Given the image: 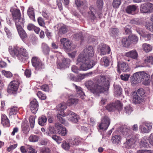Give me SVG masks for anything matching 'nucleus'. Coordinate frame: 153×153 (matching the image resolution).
I'll list each match as a JSON object with an SVG mask.
<instances>
[{"instance_id": "nucleus-1", "label": "nucleus", "mask_w": 153, "mask_h": 153, "mask_svg": "<svg viewBox=\"0 0 153 153\" xmlns=\"http://www.w3.org/2000/svg\"><path fill=\"white\" fill-rule=\"evenodd\" d=\"M94 50L91 46H88L79 55L76 64H80V70L86 71L93 68L95 65L94 61L90 59L94 54Z\"/></svg>"}, {"instance_id": "nucleus-2", "label": "nucleus", "mask_w": 153, "mask_h": 153, "mask_svg": "<svg viewBox=\"0 0 153 153\" xmlns=\"http://www.w3.org/2000/svg\"><path fill=\"white\" fill-rule=\"evenodd\" d=\"M97 84L91 80L87 81L85 85L94 95H97L101 92L108 90L109 86V79L105 76H101Z\"/></svg>"}, {"instance_id": "nucleus-3", "label": "nucleus", "mask_w": 153, "mask_h": 153, "mask_svg": "<svg viewBox=\"0 0 153 153\" xmlns=\"http://www.w3.org/2000/svg\"><path fill=\"white\" fill-rule=\"evenodd\" d=\"M9 51L12 57L21 62H25L29 58L28 51L22 46L14 47L13 49L12 46H10Z\"/></svg>"}, {"instance_id": "nucleus-4", "label": "nucleus", "mask_w": 153, "mask_h": 153, "mask_svg": "<svg viewBox=\"0 0 153 153\" xmlns=\"http://www.w3.org/2000/svg\"><path fill=\"white\" fill-rule=\"evenodd\" d=\"M150 75L144 71H140L134 73L131 78V82L136 84L142 82L143 84L146 85H149L150 81Z\"/></svg>"}, {"instance_id": "nucleus-5", "label": "nucleus", "mask_w": 153, "mask_h": 153, "mask_svg": "<svg viewBox=\"0 0 153 153\" xmlns=\"http://www.w3.org/2000/svg\"><path fill=\"white\" fill-rule=\"evenodd\" d=\"M75 4L82 14L88 8V2L86 0H75Z\"/></svg>"}, {"instance_id": "nucleus-6", "label": "nucleus", "mask_w": 153, "mask_h": 153, "mask_svg": "<svg viewBox=\"0 0 153 153\" xmlns=\"http://www.w3.org/2000/svg\"><path fill=\"white\" fill-rule=\"evenodd\" d=\"M111 123V120L108 117L106 116L103 117L101 119V123L98 125L100 129L106 130L108 128Z\"/></svg>"}, {"instance_id": "nucleus-7", "label": "nucleus", "mask_w": 153, "mask_h": 153, "mask_svg": "<svg viewBox=\"0 0 153 153\" xmlns=\"http://www.w3.org/2000/svg\"><path fill=\"white\" fill-rule=\"evenodd\" d=\"M31 63L32 65L36 70H41L45 68L44 64L37 57H33L31 59Z\"/></svg>"}, {"instance_id": "nucleus-8", "label": "nucleus", "mask_w": 153, "mask_h": 153, "mask_svg": "<svg viewBox=\"0 0 153 153\" xmlns=\"http://www.w3.org/2000/svg\"><path fill=\"white\" fill-rule=\"evenodd\" d=\"M97 51L101 55H105L107 53L109 54L111 51L110 47L104 44H101L97 47Z\"/></svg>"}, {"instance_id": "nucleus-9", "label": "nucleus", "mask_w": 153, "mask_h": 153, "mask_svg": "<svg viewBox=\"0 0 153 153\" xmlns=\"http://www.w3.org/2000/svg\"><path fill=\"white\" fill-rule=\"evenodd\" d=\"M153 9V4L150 3L142 4L140 6V10L142 13L151 12Z\"/></svg>"}, {"instance_id": "nucleus-10", "label": "nucleus", "mask_w": 153, "mask_h": 153, "mask_svg": "<svg viewBox=\"0 0 153 153\" xmlns=\"http://www.w3.org/2000/svg\"><path fill=\"white\" fill-rule=\"evenodd\" d=\"M20 84L19 81L18 80H13L10 83L7 90L9 93H13L17 91Z\"/></svg>"}, {"instance_id": "nucleus-11", "label": "nucleus", "mask_w": 153, "mask_h": 153, "mask_svg": "<svg viewBox=\"0 0 153 153\" xmlns=\"http://www.w3.org/2000/svg\"><path fill=\"white\" fill-rule=\"evenodd\" d=\"M56 132L61 135L65 136L67 134V131L65 128L59 123H56L55 124Z\"/></svg>"}, {"instance_id": "nucleus-12", "label": "nucleus", "mask_w": 153, "mask_h": 153, "mask_svg": "<svg viewBox=\"0 0 153 153\" xmlns=\"http://www.w3.org/2000/svg\"><path fill=\"white\" fill-rule=\"evenodd\" d=\"M70 61L68 58H62V62L59 63L58 60L57 61V67L59 69L65 68L68 67L70 63Z\"/></svg>"}, {"instance_id": "nucleus-13", "label": "nucleus", "mask_w": 153, "mask_h": 153, "mask_svg": "<svg viewBox=\"0 0 153 153\" xmlns=\"http://www.w3.org/2000/svg\"><path fill=\"white\" fill-rule=\"evenodd\" d=\"M152 128V126L149 123H143L139 127L141 132L143 133H148L149 132Z\"/></svg>"}, {"instance_id": "nucleus-14", "label": "nucleus", "mask_w": 153, "mask_h": 153, "mask_svg": "<svg viewBox=\"0 0 153 153\" xmlns=\"http://www.w3.org/2000/svg\"><path fill=\"white\" fill-rule=\"evenodd\" d=\"M66 114L69 120L74 123H76L78 122L77 115L74 113L70 110H67Z\"/></svg>"}, {"instance_id": "nucleus-15", "label": "nucleus", "mask_w": 153, "mask_h": 153, "mask_svg": "<svg viewBox=\"0 0 153 153\" xmlns=\"http://www.w3.org/2000/svg\"><path fill=\"white\" fill-rule=\"evenodd\" d=\"M38 102L35 99H33L30 102V109L32 112L36 114L38 109Z\"/></svg>"}, {"instance_id": "nucleus-16", "label": "nucleus", "mask_w": 153, "mask_h": 153, "mask_svg": "<svg viewBox=\"0 0 153 153\" xmlns=\"http://www.w3.org/2000/svg\"><path fill=\"white\" fill-rule=\"evenodd\" d=\"M60 42L65 49L69 51L71 50L72 49L71 43L68 39L64 38L60 40Z\"/></svg>"}, {"instance_id": "nucleus-17", "label": "nucleus", "mask_w": 153, "mask_h": 153, "mask_svg": "<svg viewBox=\"0 0 153 153\" xmlns=\"http://www.w3.org/2000/svg\"><path fill=\"white\" fill-rule=\"evenodd\" d=\"M73 85L76 90V96L82 99H84L85 98V95L84 92L82 91V88L74 84H73Z\"/></svg>"}, {"instance_id": "nucleus-18", "label": "nucleus", "mask_w": 153, "mask_h": 153, "mask_svg": "<svg viewBox=\"0 0 153 153\" xmlns=\"http://www.w3.org/2000/svg\"><path fill=\"white\" fill-rule=\"evenodd\" d=\"M137 6L135 5H131L128 6L126 9V12L132 15L135 14Z\"/></svg>"}, {"instance_id": "nucleus-19", "label": "nucleus", "mask_w": 153, "mask_h": 153, "mask_svg": "<svg viewBox=\"0 0 153 153\" xmlns=\"http://www.w3.org/2000/svg\"><path fill=\"white\" fill-rule=\"evenodd\" d=\"M21 129L22 131L25 134H27L29 132L30 128L28 125V121L27 120H24L22 122Z\"/></svg>"}, {"instance_id": "nucleus-20", "label": "nucleus", "mask_w": 153, "mask_h": 153, "mask_svg": "<svg viewBox=\"0 0 153 153\" xmlns=\"http://www.w3.org/2000/svg\"><path fill=\"white\" fill-rule=\"evenodd\" d=\"M133 102L135 104L140 103L143 101V99L142 97L137 94L135 92H134L132 95Z\"/></svg>"}, {"instance_id": "nucleus-21", "label": "nucleus", "mask_w": 153, "mask_h": 153, "mask_svg": "<svg viewBox=\"0 0 153 153\" xmlns=\"http://www.w3.org/2000/svg\"><path fill=\"white\" fill-rule=\"evenodd\" d=\"M1 123L4 127H9L10 126L9 120L4 114L2 115Z\"/></svg>"}, {"instance_id": "nucleus-22", "label": "nucleus", "mask_w": 153, "mask_h": 153, "mask_svg": "<svg viewBox=\"0 0 153 153\" xmlns=\"http://www.w3.org/2000/svg\"><path fill=\"white\" fill-rule=\"evenodd\" d=\"M15 23L17 28L22 27L25 22V19L23 18L20 17L13 20Z\"/></svg>"}, {"instance_id": "nucleus-23", "label": "nucleus", "mask_w": 153, "mask_h": 153, "mask_svg": "<svg viewBox=\"0 0 153 153\" xmlns=\"http://www.w3.org/2000/svg\"><path fill=\"white\" fill-rule=\"evenodd\" d=\"M121 129L122 130V133L125 137H128L130 134L131 131L129 127L124 126L121 127Z\"/></svg>"}, {"instance_id": "nucleus-24", "label": "nucleus", "mask_w": 153, "mask_h": 153, "mask_svg": "<svg viewBox=\"0 0 153 153\" xmlns=\"http://www.w3.org/2000/svg\"><path fill=\"white\" fill-rule=\"evenodd\" d=\"M117 71H118L120 70H121L123 71L126 72L128 68V65L124 62L121 63L118 62Z\"/></svg>"}, {"instance_id": "nucleus-25", "label": "nucleus", "mask_w": 153, "mask_h": 153, "mask_svg": "<svg viewBox=\"0 0 153 153\" xmlns=\"http://www.w3.org/2000/svg\"><path fill=\"white\" fill-rule=\"evenodd\" d=\"M126 56L127 57L134 59H136L138 56V54L136 50H134L126 53Z\"/></svg>"}, {"instance_id": "nucleus-26", "label": "nucleus", "mask_w": 153, "mask_h": 153, "mask_svg": "<svg viewBox=\"0 0 153 153\" xmlns=\"http://www.w3.org/2000/svg\"><path fill=\"white\" fill-rule=\"evenodd\" d=\"M148 138L146 136L144 137L141 139L140 142V148H147L149 146V144L148 143Z\"/></svg>"}, {"instance_id": "nucleus-27", "label": "nucleus", "mask_w": 153, "mask_h": 153, "mask_svg": "<svg viewBox=\"0 0 153 153\" xmlns=\"http://www.w3.org/2000/svg\"><path fill=\"white\" fill-rule=\"evenodd\" d=\"M27 13L29 18L33 21H35V15L33 8L32 7H29L27 10Z\"/></svg>"}, {"instance_id": "nucleus-28", "label": "nucleus", "mask_w": 153, "mask_h": 153, "mask_svg": "<svg viewBox=\"0 0 153 153\" xmlns=\"http://www.w3.org/2000/svg\"><path fill=\"white\" fill-rule=\"evenodd\" d=\"M17 29L21 39H23L27 37V34L22 27L18 28Z\"/></svg>"}, {"instance_id": "nucleus-29", "label": "nucleus", "mask_w": 153, "mask_h": 153, "mask_svg": "<svg viewBox=\"0 0 153 153\" xmlns=\"http://www.w3.org/2000/svg\"><path fill=\"white\" fill-rule=\"evenodd\" d=\"M114 94L116 96L121 95L122 93V89L118 85H114Z\"/></svg>"}, {"instance_id": "nucleus-30", "label": "nucleus", "mask_w": 153, "mask_h": 153, "mask_svg": "<svg viewBox=\"0 0 153 153\" xmlns=\"http://www.w3.org/2000/svg\"><path fill=\"white\" fill-rule=\"evenodd\" d=\"M58 28L59 34H64L67 31L66 26L63 24L59 25Z\"/></svg>"}, {"instance_id": "nucleus-31", "label": "nucleus", "mask_w": 153, "mask_h": 153, "mask_svg": "<svg viewBox=\"0 0 153 153\" xmlns=\"http://www.w3.org/2000/svg\"><path fill=\"white\" fill-rule=\"evenodd\" d=\"M19 109L16 106H13L8 110L9 115L11 116L16 114L18 112Z\"/></svg>"}, {"instance_id": "nucleus-32", "label": "nucleus", "mask_w": 153, "mask_h": 153, "mask_svg": "<svg viewBox=\"0 0 153 153\" xmlns=\"http://www.w3.org/2000/svg\"><path fill=\"white\" fill-rule=\"evenodd\" d=\"M47 121V117L45 116L42 115L39 118L38 123L41 126H44L46 124Z\"/></svg>"}, {"instance_id": "nucleus-33", "label": "nucleus", "mask_w": 153, "mask_h": 153, "mask_svg": "<svg viewBox=\"0 0 153 153\" xmlns=\"http://www.w3.org/2000/svg\"><path fill=\"white\" fill-rule=\"evenodd\" d=\"M65 116V115L63 112H62L61 114H58L56 115V117L58 121L64 125L66 124V121L62 116L64 117Z\"/></svg>"}, {"instance_id": "nucleus-34", "label": "nucleus", "mask_w": 153, "mask_h": 153, "mask_svg": "<svg viewBox=\"0 0 153 153\" xmlns=\"http://www.w3.org/2000/svg\"><path fill=\"white\" fill-rule=\"evenodd\" d=\"M121 42L122 45L126 48L128 47L131 44V42L128 37L123 38L122 39Z\"/></svg>"}, {"instance_id": "nucleus-35", "label": "nucleus", "mask_w": 153, "mask_h": 153, "mask_svg": "<svg viewBox=\"0 0 153 153\" xmlns=\"http://www.w3.org/2000/svg\"><path fill=\"white\" fill-rule=\"evenodd\" d=\"M13 20L19 18L21 17V14L20 11L19 9H16L14 10L12 13Z\"/></svg>"}, {"instance_id": "nucleus-36", "label": "nucleus", "mask_w": 153, "mask_h": 153, "mask_svg": "<svg viewBox=\"0 0 153 153\" xmlns=\"http://www.w3.org/2000/svg\"><path fill=\"white\" fill-rule=\"evenodd\" d=\"M42 51L45 55H48L50 51L48 45L45 43H43L42 45Z\"/></svg>"}, {"instance_id": "nucleus-37", "label": "nucleus", "mask_w": 153, "mask_h": 153, "mask_svg": "<svg viewBox=\"0 0 153 153\" xmlns=\"http://www.w3.org/2000/svg\"><path fill=\"white\" fill-rule=\"evenodd\" d=\"M135 142L133 138H130L129 139H126V141L124 144L127 148H129Z\"/></svg>"}, {"instance_id": "nucleus-38", "label": "nucleus", "mask_w": 153, "mask_h": 153, "mask_svg": "<svg viewBox=\"0 0 153 153\" xmlns=\"http://www.w3.org/2000/svg\"><path fill=\"white\" fill-rule=\"evenodd\" d=\"M113 104L115 110L117 109L119 111L121 110L123 108L122 105L120 101H115Z\"/></svg>"}, {"instance_id": "nucleus-39", "label": "nucleus", "mask_w": 153, "mask_h": 153, "mask_svg": "<svg viewBox=\"0 0 153 153\" xmlns=\"http://www.w3.org/2000/svg\"><path fill=\"white\" fill-rule=\"evenodd\" d=\"M111 140L113 143L118 144L121 141L120 136L118 135H114L112 137Z\"/></svg>"}, {"instance_id": "nucleus-40", "label": "nucleus", "mask_w": 153, "mask_h": 153, "mask_svg": "<svg viewBox=\"0 0 153 153\" xmlns=\"http://www.w3.org/2000/svg\"><path fill=\"white\" fill-rule=\"evenodd\" d=\"M67 108V105L64 102H62L58 104L56 106V109L58 111H64Z\"/></svg>"}, {"instance_id": "nucleus-41", "label": "nucleus", "mask_w": 153, "mask_h": 153, "mask_svg": "<svg viewBox=\"0 0 153 153\" xmlns=\"http://www.w3.org/2000/svg\"><path fill=\"white\" fill-rule=\"evenodd\" d=\"M129 39L131 43L136 44L137 43L138 39L137 36L134 35H130L128 36Z\"/></svg>"}, {"instance_id": "nucleus-42", "label": "nucleus", "mask_w": 153, "mask_h": 153, "mask_svg": "<svg viewBox=\"0 0 153 153\" xmlns=\"http://www.w3.org/2000/svg\"><path fill=\"white\" fill-rule=\"evenodd\" d=\"M143 48L146 52H148L152 50L151 46L149 44L147 43L143 44Z\"/></svg>"}, {"instance_id": "nucleus-43", "label": "nucleus", "mask_w": 153, "mask_h": 153, "mask_svg": "<svg viewBox=\"0 0 153 153\" xmlns=\"http://www.w3.org/2000/svg\"><path fill=\"white\" fill-rule=\"evenodd\" d=\"M39 139V137L37 135L32 134L30 135L29 138V140L32 142H37Z\"/></svg>"}, {"instance_id": "nucleus-44", "label": "nucleus", "mask_w": 153, "mask_h": 153, "mask_svg": "<svg viewBox=\"0 0 153 153\" xmlns=\"http://www.w3.org/2000/svg\"><path fill=\"white\" fill-rule=\"evenodd\" d=\"M29 121L31 128H33L35 123V118L34 117L30 116L29 118Z\"/></svg>"}, {"instance_id": "nucleus-45", "label": "nucleus", "mask_w": 153, "mask_h": 153, "mask_svg": "<svg viewBox=\"0 0 153 153\" xmlns=\"http://www.w3.org/2000/svg\"><path fill=\"white\" fill-rule=\"evenodd\" d=\"M78 100L76 98H71L68 100V103L70 105H76L78 102Z\"/></svg>"}, {"instance_id": "nucleus-46", "label": "nucleus", "mask_w": 153, "mask_h": 153, "mask_svg": "<svg viewBox=\"0 0 153 153\" xmlns=\"http://www.w3.org/2000/svg\"><path fill=\"white\" fill-rule=\"evenodd\" d=\"M101 61L104 63L105 66L107 67L110 64V61L107 57H104L101 59Z\"/></svg>"}, {"instance_id": "nucleus-47", "label": "nucleus", "mask_w": 153, "mask_h": 153, "mask_svg": "<svg viewBox=\"0 0 153 153\" xmlns=\"http://www.w3.org/2000/svg\"><path fill=\"white\" fill-rule=\"evenodd\" d=\"M121 3V0H113L112 4L114 8H117L119 7Z\"/></svg>"}, {"instance_id": "nucleus-48", "label": "nucleus", "mask_w": 153, "mask_h": 153, "mask_svg": "<svg viewBox=\"0 0 153 153\" xmlns=\"http://www.w3.org/2000/svg\"><path fill=\"white\" fill-rule=\"evenodd\" d=\"M62 147L64 149L68 150L70 148V145L68 143H67L65 141H64L62 142Z\"/></svg>"}, {"instance_id": "nucleus-49", "label": "nucleus", "mask_w": 153, "mask_h": 153, "mask_svg": "<svg viewBox=\"0 0 153 153\" xmlns=\"http://www.w3.org/2000/svg\"><path fill=\"white\" fill-rule=\"evenodd\" d=\"M145 26L146 28L151 31H153V23L151 24L149 22H146L145 24Z\"/></svg>"}, {"instance_id": "nucleus-50", "label": "nucleus", "mask_w": 153, "mask_h": 153, "mask_svg": "<svg viewBox=\"0 0 153 153\" xmlns=\"http://www.w3.org/2000/svg\"><path fill=\"white\" fill-rule=\"evenodd\" d=\"M105 108L109 111H111L115 110L113 103H110L107 105Z\"/></svg>"}, {"instance_id": "nucleus-51", "label": "nucleus", "mask_w": 153, "mask_h": 153, "mask_svg": "<svg viewBox=\"0 0 153 153\" xmlns=\"http://www.w3.org/2000/svg\"><path fill=\"white\" fill-rule=\"evenodd\" d=\"M52 138L59 143H61L62 140V139L60 137L56 135H52Z\"/></svg>"}, {"instance_id": "nucleus-52", "label": "nucleus", "mask_w": 153, "mask_h": 153, "mask_svg": "<svg viewBox=\"0 0 153 153\" xmlns=\"http://www.w3.org/2000/svg\"><path fill=\"white\" fill-rule=\"evenodd\" d=\"M1 72L3 75L8 78L11 77L13 75L12 74L10 71L3 70Z\"/></svg>"}, {"instance_id": "nucleus-53", "label": "nucleus", "mask_w": 153, "mask_h": 153, "mask_svg": "<svg viewBox=\"0 0 153 153\" xmlns=\"http://www.w3.org/2000/svg\"><path fill=\"white\" fill-rule=\"evenodd\" d=\"M137 94L139 95L141 97L144 96L145 94L143 88H140L138 89L137 91L136 92Z\"/></svg>"}, {"instance_id": "nucleus-54", "label": "nucleus", "mask_w": 153, "mask_h": 153, "mask_svg": "<svg viewBox=\"0 0 153 153\" xmlns=\"http://www.w3.org/2000/svg\"><path fill=\"white\" fill-rule=\"evenodd\" d=\"M145 61L146 63H150L153 65V57L152 56L147 57L145 59Z\"/></svg>"}, {"instance_id": "nucleus-55", "label": "nucleus", "mask_w": 153, "mask_h": 153, "mask_svg": "<svg viewBox=\"0 0 153 153\" xmlns=\"http://www.w3.org/2000/svg\"><path fill=\"white\" fill-rule=\"evenodd\" d=\"M37 94L39 98L41 100H45L46 98V95L45 94H43L42 92L40 91H38Z\"/></svg>"}, {"instance_id": "nucleus-56", "label": "nucleus", "mask_w": 153, "mask_h": 153, "mask_svg": "<svg viewBox=\"0 0 153 153\" xmlns=\"http://www.w3.org/2000/svg\"><path fill=\"white\" fill-rule=\"evenodd\" d=\"M73 38L76 39L83 40L82 35V33H79L75 34L73 36Z\"/></svg>"}, {"instance_id": "nucleus-57", "label": "nucleus", "mask_w": 153, "mask_h": 153, "mask_svg": "<svg viewBox=\"0 0 153 153\" xmlns=\"http://www.w3.org/2000/svg\"><path fill=\"white\" fill-rule=\"evenodd\" d=\"M94 10V9H91L90 11L88 12V16L90 17L91 19L93 20L94 19L96 18L94 12V11L93 10Z\"/></svg>"}, {"instance_id": "nucleus-58", "label": "nucleus", "mask_w": 153, "mask_h": 153, "mask_svg": "<svg viewBox=\"0 0 153 153\" xmlns=\"http://www.w3.org/2000/svg\"><path fill=\"white\" fill-rule=\"evenodd\" d=\"M37 21L39 25L42 26H45V22L42 17H38L37 19Z\"/></svg>"}, {"instance_id": "nucleus-59", "label": "nucleus", "mask_w": 153, "mask_h": 153, "mask_svg": "<svg viewBox=\"0 0 153 153\" xmlns=\"http://www.w3.org/2000/svg\"><path fill=\"white\" fill-rule=\"evenodd\" d=\"M130 22L131 24L137 25H140L142 23L141 20L138 19H132L131 21Z\"/></svg>"}, {"instance_id": "nucleus-60", "label": "nucleus", "mask_w": 153, "mask_h": 153, "mask_svg": "<svg viewBox=\"0 0 153 153\" xmlns=\"http://www.w3.org/2000/svg\"><path fill=\"white\" fill-rule=\"evenodd\" d=\"M4 30L7 37L9 38H11L12 36V33L10 30L7 27H5Z\"/></svg>"}, {"instance_id": "nucleus-61", "label": "nucleus", "mask_w": 153, "mask_h": 153, "mask_svg": "<svg viewBox=\"0 0 153 153\" xmlns=\"http://www.w3.org/2000/svg\"><path fill=\"white\" fill-rule=\"evenodd\" d=\"M40 153H51V151L48 148H42L41 149Z\"/></svg>"}, {"instance_id": "nucleus-62", "label": "nucleus", "mask_w": 153, "mask_h": 153, "mask_svg": "<svg viewBox=\"0 0 153 153\" xmlns=\"http://www.w3.org/2000/svg\"><path fill=\"white\" fill-rule=\"evenodd\" d=\"M126 112L128 114H130L132 111L131 107L129 105L126 106L125 108Z\"/></svg>"}, {"instance_id": "nucleus-63", "label": "nucleus", "mask_w": 153, "mask_h": 153, "mask_svg": "<svg viewBox=\"0 0 153 153\" xmlns=\"http://www.w3.org/2000/svg\"><path fill=\"white\" fill-rule=\"evenodd\" d=\"M111 35L112 36H114L118 33V30L117 28H113L111 29Z\"/></svg>"}, {"instance_id": "nucleus-64", "label": "nucleus", "mask_w": 153, "mask_h": 153, "mask_svg": "<svg viewBox=\"0 0 153 153\" xmlns=\"http://www.w3.org/2000/svg\"><path fill=\"white\" fill-rule=\"evenodd\" d=\"M28 152L27 153H36L35 149L33 148L31 146H29L28 147Z\"/></svg>"}]
</instances>
